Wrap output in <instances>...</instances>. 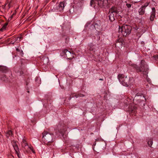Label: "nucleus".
I'll return each mask as SVG.
<instances>
[{"label":"nucleus","instance_id":"28","mask_svg":"<svg viewBox=\"0 0 158 158\" xmlns=\"http://www.w3.org/2000/svg\"><path fill=\"white\" fill-rule=\"evenodd\" d=\"M126 6L128 8H130L131 6V5L130 4L127 3Z\"/></svg>","mask_w":158,"mask_h":158},{"label":"nucleus","instance_id":"26","mask_svg":"<svg viewBox=\"0 0 158 158\" xmlns=\"http://www.w3.org/2000/svg\"><path fill=\"white\" fill-rule=\"evenodd\" d=\"M153 57L156 60L158 61V55H155Z\"/></svg>","mask_w":158,"mask_h":158},{"label":"nucleus","instance_id":"32","mask_svg":"<svg viewBox=\"0 0 158 158\" xmlns=\"http://www.w3.org/2000/svg\"><path fill=\"white\" fill-rule=\"evenodd\" d=\"M100 80H101V81H102L103 80V79H102V78H100L99 79Z\"/></svg>","mask_w":158,"mask_h":158},{"label":"nucleus","instance_id":"4","mask_svg":"<svg viewBox=\"0 0 158 158\" xmlns=\"http://www.w3.org/2000/svg\"><path fill=\"white\" fill-rule=\"evenodd\" d=\"M118 78L120 83L123 86H128L130 84V78L123 74H119L118 76Z\"/></svg>","mask_w":158,"mask_h":158},{"label":"nucleus","instance_id":"19","mask_svg":"<svg viewBox=\"0 0 158 158\" xmlns=\"http://www.w3.org/2000/svg\"><path fill=\"white\" fill-rule=\"evenodd\" d=\"M148 146L151 147L153 144V141L152 139H149L148 140Z\"/></svg>","mask_w":158,"mask_h":158},{"label":"nucleus","instance_id":"24","mask_svg":"<svg viewBox=\"0 0 158 158\" xmlns=\"http://www.w3.org/2000/svg\"><path fill=\"white\" fill-rule=\"evenodd\" d=\"M84 96V95L83 94H78L75 95V97L76 98H78L79 97H83Z\"/></svg>","mask_w":158,"mask_h":158},{"label":"nucleus","instance_id":"18","mask_svg":"<svg viewBox=\"0 0 158 158\" xmlns=\"http://www.w3.org/2000/svg\"><path fill=\"white\" fill-rule=\"evenodd\" d=\"M8 24V23H5L2 27L0 29V31H3L5 30L6 29Z\"/></svg>","mask_w":158,"mask_h":158},{"label":"nucleus","instance_id":"12","mask_svg":"<svg viewBox=\"0 0 158 158\" xmlns=\"http://www.w3.org/2000/svg\"><path fill=\"white\" fill-rule=\"evenodd\" d=\"M152 11L151 13V16H150V20L151 21H153L155 16V9L154 7L152 8Z\"/></svg>","mask_w":158,"mask_h":158},{"label":"nucleus","instance_id":"3","mask_svg":"<svg viewBox=\"0 0 158 158\" xmlns=\"http://www.w3.org/2000/svg\"><path fill=\"white\" fill-rule=\"evenodd\" d=\"M42 140L44 141V143L47 145H50L52 142V134H49L46 131H44L42 133Z\"/></svg>","mask_w":158,"mask_h":158},{"label":"nucleus","instance_id":"7","mask_svg":"<svg viewBox=\"0 0 158 158\" xmlns=\"http://www.w3.org/2000/svg\"><path fill=\"white\" fill-rule=\"evenodd\" d=\"M22 145L23 147L26 148V147H27L30 149L33 153H35V151L34 150L33 148L31 145H28L27 143L26 140L25 139H23L22 143Z\"/></svg>","mask_w":158,"mask_h":158},{"label":"nucleus","instance_id":"13","mask_svg":"<svg viewBox=\"0 0 158 158\" xmlns=\"http://www.w3.org/2000/svg\"><path fill=\"white\" fill-rule=\"evenodd\" d=\"M9 69L6 67L0 66V71L4 73H6L9 71Z\"/></svg>","mask_w":158,"mask_h":158},{"label":"nucleus","instance_id":"11","mask_svg":"<svg viewBox=\"0 0 158 158\" xmlns=\"http://www.w3.org/2000/svg\"><path fill=\"white\" fill-rule=\"evenodd\" d=\"M123 40L122 38H120L118 39L116 42L115 46L119 47H120V46L121 47L123 44Z\"/></svg>","mask_w":158,"mask_h":158},{"label":"nucleus","instance_id":"30","mask_svg":"<svg viewBox=\"0 0 158 158\" xmlns=\"http://www.w3.org/2000/svg\"><path fill=\"white\" fill-rule=\"evenodd\" d=\"M23 71H21L20 73V74L21 75L23 74Z\"/></svg>","mask_w":158,"mask_h":158},{"label":"nucleus","instance_id":"27","mask_svg":"<svg viewBox=\"0 0 158 158\" xmlns=\"http://www.w3.org/2000/svg\"><path fill=\"white\" fill-rule=\"evenodd\" d=\"M149 4V3L148 2L146 3L144 5V6H143L142 7L145 9V8L146 7H147V6H148V5Z\"/></svg>","mask_w":158,"mask_h":158},{"label":"nucleus","instance_id":"10","mask_svg":"<svg viewBox=\"0 0 158 158\" xmlns=\"http://www.w3.org/2000/svg\"><path fill=\"white\" fill-rule=\"evenodd\" d=\"M65 6V2L64 1L61 2L59 5V7L58 9L59 10V11L61 12L63 10Z\"/></svg>","mask_w":158,"mask_h":158},{"label":"nucleus","instance_id":"21","mask_svg":"<svg viewBox=\"0 0 158 158\" xmlns=\"http://www.w3.org/2000/svg\"><path fill=\"white\" fill-rule=\"evenodd\" d=\"M1 79L3 81H7V78L5 75H3L2 77H1Z\"/></svg>","mask_w":158,"mask_h":158},{"label":"nucleus","instance_id":"14","mask_svg":"<svg viewBox=\"0 0 158 158\" xmlns=\"http://www.w3.org/2000/svg\"><path fill=\"white\" fill-rule=\"evenodd\" d=\"M109 12L112 13H114L116 14L118 12V11L117 7L113 6L110 8Z\"/></svg>","mask_w":158,"mask_h":158},{"label":"nucleus","instance_id":"22","mask_svg":"<svg viewBox=\"0 0 158 158\" xmlns=\"http://www.w3.org/2000/svg\"><path fill=\"white\" fill-rule=\"evenodd\" d=\"M22 38V37L21 36L19 37L15 38V41H20Z\"/></svg>","mask_w":158,"mask_h":158},{"label":"nucleus","instance_id":"20","mask_svg":"<svg viewBox=\"0 0 158 158\" xmlns=\"http://www.w3.org/2000/svg\"><path fill=\"white\" fill-rule=\"evenodd\" d=\"M12 135V131H10H10H8L7 133H6V136L7 137H8L10 135Z\"/></svg>","mask_w":158,"mask_h":158},{"label":"nucleus","instance_id":"5","mask_svg":"<svg viewBox=\"0 0 158 158\" xmlns=\"http://www.w3.org/2000/svg\"><path fill=\"white\" fill-rule=\"evenodd\" d=\"M108 0H95L98 2V5L101 7H107L108 5Z\"/></svg>","mask_w":158,"mask_h":158},{"label":"nucleus","instance_id":"15","mask_svg":"<svg viewBox=\"0 0 158 158\" xmlns=\"http://www.w3.org/2000/svg\"><path fill=\"white\" fill-rule=\"evenodd\" d=\"M109 19L111 22H113L115 20V18L114 17V14L111 13L109 12Z\"/></svg>","mask_w":158,"mask_h":158},{"label":"nucleus","instance_id":"25","mask_svg":"<svg viewBox=\"0 0 158 158\" xmlns=\"http://www.w3.org/2000/svg\"><path fill=\"white\" fill-rule=\"evenodd\" d=\"M66 127H65L63 129L62 131H60V133H63L64 132L66 131Z\"/></svg>","mask_w":158,"mask_h":158},{"label":"nucleus","instance_id":"2","mask_svg":"<svg viewBox=\"0 0 158 158\" xmlns=\"http://www.w3.org/2000/svg\"><path fill=\"white\" fill-rule=\"evenodd\" d=\"M132 29L131 27L129 25H123L119 26L118 32L121 33L123 36H127L130 34Z\"/></svg>","mask_w":158,"mask_h":158},{"label":"nucleus","instance_id":"17","mask_svg":"<svg viewBox=\"0 0 158 158\" xmlns=\"http://www.w3.org/2000/svg\"><path fill=\"white\" fill-rule=\"evenodd\" d=\"M89 49L90 51L95 52V48L94 47V45L93 44L91 43L89 45Z\"/></svg>","mask_w":158,"mask_h":158},{"label":"nucleus","instance_id":"23","mask_svg":"<svg viewBox=\"0 0 158 158\" xmlns=\"http://www.w3.org/2000/svg\"><path fill=\"white\" fill-rule=\"evenodd\" d=\"M11 1H9L7 0V3H8V6L9 9L10 8L11 6Z\"/></svg>","mask_w":158,"mask_h":158},{"label":"nucleus","instance_id":"33","mask_svg":"<svg viewBox=\"0 0 158 158\" xmlns=\"http://www.w3.org/2000/svg\"><path fill=\"white\" fill-rule=\"evenodd\" d=\"M6 4H5V6H6Z\"/></svg>","mask_w":158,"mask_h":158},{"label":"nucleus","instance_id":"29","mask_svg":"<svg viewBox=\"0 0 158 158\" xmlns=\"http://www.w3.org/2000/svg\"><path fill=\"white\" fill-rule=\"evenodd\" d=\"M94 0H91V2H90V5L91 6H92V4H93V3L94 2Z\"/></svg>","mask_w":158,"mask_h":158},{"label":"nucleus","instance_id":"8","mask_svg":"<svg viewBox=\"0 0 158 158\" xmlns=\"http://www.w3.org/2000/svg\"><path fill=\"white\" fill-rule=\"evenodd\" d=\"M63 53L65 54L67 58L69 59H71L74 57L73 53L67 49L63 51Z\"/></svg>","mask_w":158,"mask_h":158},{"label":"nucleus","instance_id":"9","mask_svg":"<svg viewBox=\"0 0 158 158\" xmlns=\"http://www.w3.org/2000/svg\"><path fill=\"white\" fill-rule=\"evenodd\" d=\"M17 142L14 140H13L11 141V143L12 146L15 150L16 153L17 154H19V149L17 144Z\"/></svg>","mask_w":158,"mask_h":158},{"label":"nucleus","instance_id":"31","mask_svg":"<svg viewBox=\"0 0 158 158\" xmlns=\"http://www.w3.org/2000/svg\"><path fill=\"white\" fill-rule=\"evenodd\" d=\"M16 50L17 51H20V50H19V49L18 48H17L16 49Z\"/></svg>","mask_w":158,"mask_h":158},{"label":"nucleus","instance_id":"16","mask_svg":"<svg viewBox=\"0 0 158 158\" xmlns=\"http://www.w3.org/2000/svg\"><path fill=\"white\" fill-rule=\"evenodd\" d=\"M145 8L142 7L139 10V13L140 15H142L144 14L145 12Z\"/></svg>","mask_w":158,"mask_h":158},{"label":"nucleus","instance_id":"1","mask_svg":"<svg viewBox=\"0 0 158 158\" xmlns=\"http://www.w3.org/2000/svg\"><path fill=\"white\" fill-rule=\"evenodd\" d=\"M129 65L135 68L137 72H145L146 73H148V65L144 60H142L139 64V66L134 64L129 63Z\"/></svg>","mask_w":158,"mask_h":158},{"label":"nucleus","instance_id":"6","mask_svg":"<svg viewBox=\"0 0 158 158\" xmlns=\"http://www.w3.org/2000/svg\"><path fill=\"white\" fill-rule=\"evenodd\" d=\"M144 98L146 100V98L143 94H137L134 97V100L136 101L138 103H140L143 101V99Z\"/></svg>","mask_w":158,"mask_h":158}]
</instances>
